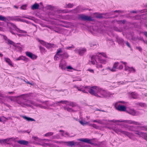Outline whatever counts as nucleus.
I'll return each mask as SVG.
<instances>
[{
  "instance_id": "obj_36",
  "label": "nucleus",
  "mask_w": 147,
  "mask_h": 147,
  "mask_svg": "<svg viewBox=\"0 0 147 147\" xmlns=\"http://www.w3.org/2000/svg\"><path fill=\"white\" fill-rule=\"evenodd\" d=\"M38 41L40 42V43L42 45L45 46L46 45V44L47 43H46L44 41L42 40H40L39 39H38Z\"/></svg>"
},
{
  "instance_id": "obj_27",
  "label": "nucleus",
  "mask_w": 147,
  "mask_h": 147,
  "mask_svg": "<svg viewBox=\"0 0 147 147\" xmlns=\"http://www.w3.org/2000/svg\"><path fill=\"white\" fill-rule=\"evenodd\" d=\"M7 43L8 44L11 45L13 46H15V43L13 41L9 40V39L7 40Z\"/></svg>"
},
{
  "instance_id": "obj_1",
  "label": "nucleus",
  "mask_w": 147,
  "mask_h": 147,
  "mask_svg": "<svg viewBox=\"0 0 147 147\" xmlns=\"http://www.w3.org/2000/svg\"><path fill=\"white\" fill-rule=\"evenodd\" d=\"M85 88L90 94L96 96L105 98L107 96L106 91L96 86H94L91 87L85 86Z\"/></svg>"
},
{
  "instance_id": "obj_54",
  "label": "nucleus",
  "mask_w": 147,
  "mask_h": 147,
  "mask_svg": "<svg viewBox=\"0 0 147 147\" xmlns=\"http://www.w3.org/2000/svg\"><path fill=\"white\" fill-rule=\"evenodd\" d=\"M74 48V47L73 45H72L70 47H67L65 48V49H69L70 48Z\"/></svg>"
},
{
  "instance_id": "obj_33",
  "label": "nucleus",
  "mask_w": 147,
  "mask_h": 147,
  "mask_svg": "<svg viewBox=\"0 0 147 147\" xmlns=\"http://www.w3.org/2000/svg\"><path fill=\"white\" fill-rule=\"evenodd\" d=\"M129 130L131 131H135V127L133 126H130L129 128Z\"/></svg>"
},
{
  "instance_id": "obj_41",
  "label": "nucleus",
  "mask_w": 147,
  "mask_h": 147,
  "mask_svg": "<svg viewBox=\"0 0 147 147\" xmlns=\"http://www.w3.org/2000/svg\"><path fill=\"white\" fill-rule=\"evenodd\" d=\"M10 138H7L5 139L2 140V142L3 143H5L6 142H8L10 140Z\"/></svg>"
},
{
  "instance_id": "obj_64",
  "label": "nucleus",
  "mask_w": 147,
  "mask_h": 147,
  "mask_svg": "<svg viewBox=\"0 0 147 147\" xmlns=\"http://www.w3.org/2000/svg\"><path fill=\"white\" fill-rule=\"evenodd\" d=\"M144 35L147 37V32H144Z\"/></svg>"
},
{
  "instance_id": "obj_59",
  "label": "nucleus",
  "mask_w": 147,
  "mask_h": 147,
  "mask_svg": "<svg viewBox=\"0 0 147 147\" xmlns=\"http://www.w3.org/2000/svg\"><path fill=\"white\" fill-rule=\"evenodd\" d=\"M79 122L82 125H84L86 124V123H84L82 121H80Z\"/></svg>"
},
{
  "instance_id": "obj_49",
  "label": "nucleus",
  "mask_w": 147,
  "mask_h": 147,
  "mask_svg": "<svg viewBox=\"0 0 147 147\" xmlns=\"http://www.w3.org/2000/svg\"><path fill=\"white\" fill-rule=\"evenodd\" d=\"M74 146L76 145V146H80V143L79 142H74Z\"/></svg>"
},
{
  "instance_id": "obj_47",
  "label": "nucleus",
  "mask_w": 147,
  "mask_h": 147,
  "mask_svg": "<svg viewBox=\"0 0 147 147\" xmlns=\"http://www.w3.org/2000/svg\"><path fill=\"white\" fill-rule=\"evenodd\" d=\"M73 6V5L71 3H69L67 5L68 7L72 8Z\"/></svg>"
},
{
  "instance_id": "obj_52",
  "label": "nucleus",
  "mask_w": 147,
  "mask_h": 147,
  "mask_svg": "<svg viewBox=\"0 0 147 147\" xmlns=\"http://www.w3.org/2000/svg\"><path fill=\"white\" fill-rule=\"evenodd\" d=\"M39 49L41 51H43L45 50V48L42 47L41 46H39Z\"/></svg>"
},
{
  "instance_id": "obj_19",
  "label": "nucleus",
  "mask_w": 147,
  "mask_h": 147,
  "mask_svg": "<svg viewBox=\"0 0 147 147\" xmlns=\"http://www.w3.org/2000/svg\"><path fill=\"white\" fill-rule=\"evenodd\" d=\"M64 143L67 144V145L68 146H74V141L65 142Z\"/></svg>"
},
{
  "instance_id": "obj_8",
  "label": "nucleus",
  "mask_w": 147,
  "mask_h": 147,
  "mask_svg": "<svg viewBox=\"0 0 147 147\" xmlns=\"http://www.w3.org/2000/svg\"><path fill=\"white\" fill-rule=\"evenodd\" d=\"M117 109L119 111H126V107L124 106L119 105L117 108Z\"/></svg>"
},
{
  "instance_id": "obj_45",
  "label": "nucleus",
  "mask_w": 147,
  "mask_h": 147,
  "mask_svg": "<svg viewBox=\"0 0 147 147\" xmlns=\"http://www.w3.org/2000/svg\"><path fill=\"white\" fill-rule=\"evenodd\" d=\"M102 14H99L98 15L96 16L97 18H102Z\"/></svg>"
},
{
  "instance_id": "obj_12",
  "label": "nucleus",
  "mask_w": 147,
  "mask_h": 147,
  "mask_svg": "<svg viewBox=\"0 0 147 147\" xmlns=\"http://www.w3.org/2000/svg\"><path fill=\"white\" fill-rule=\"evenodd\" d=\"M86 51V49L84 48L80 49L76 51L77 53H78L80 55H82Z\"/></svg>"
},
{
  "instance_id": "obj_4",
  "label": "nucleus",
  "mask_w": 147,
  "mask_h": 147,
  "mask_svg": "<svg viewBox=\"0 0 147 147\" xmlns=\"http://www.w3.org/2000/svg\"><path fill=\"white\" fill-rule=\"evenodd\" d=\"M111 121H112L113 122H124L125 123H127L129 124H133L135 125H141V124L138 122L135 121H132L131 120H123V121H120L119 120H112Z\"/></svg>"
},
{
  "instance_id": "obj_55",
  "label": "nucleus",
  "mask_w": 147,
  "mask_h": 147,
  "mask_svg": "<svg viewBox=\"0 0 147 147\" xmlns=\"http://www.w3.org/2000/svg\"><path fill=\"white\" fill-rule=\"evenodd\" d=\"M27 121H35V120L33 119V118H30V117H29L28 118V120Z\"/></svg>"
},
{
  "instance_id": "obj_53",
  "label": "nucleus",
  "mask_w": 147,
  "mask_h": 147,
  "mask_svg": "<svg viewBox=\"0 0 147 147\" xmlns=\"http://www.w3.org/2000/svg\"><path fill=\"white\" fill-rule=\"evenodd\" d=\"M136 48L140 51H142V49L140 47H136Z\"/></svg>"
},
{
  "instance_id": "obj_46",
  "label": "nucleus",
  "mask_w": 147,
  "mask_h": 147,
  "mask_svg": "<svg viewBox=\"0 0 147 147\" xmlns=\"http://www.w3.org/2000/svg\"><path fill=\"white\" fill-rule=\"evenodd\" d=\"M96 67L98 68H102V65L101 64H98L97 63L96 64Z\"/></svg>"
},
{
  "instance_id": "obj_44",
  "label": "nucleus",
  "mask_w": 147,
  "mask_h": 147,
  "mask_svg": "<svg viewBox=\"0 0 147 147\" xmlns=\"http://www.w3.org/2000/svg\"><path fill=\"white\" fill-rule=\"evenodd\" d=\"M26 7V5H24L20 7V8L22 9H25Z\"/></svg>"
},
{
  "instance_id": "obj_3",
  "label": "nucleus",
  "mask_w": 147,
  "mask_h": 147,
  "mask_svg": "<svg viewBox=\"0 0 147 147\" xmlns=\"http://www.w3.org/2000/svg\"><path fill=\"white\" fill-rule=\"evenodd\" d=\"M78 19L84 21H92L94 20L92 17L83 14L79 15Z\"/></svg>"
},
{
  "instance_id": "obj_34",
  "label": "nucleus",
  "mask_w": 147,
  "mask_h": 147,
  "mask_svg": "<svg viewBox=\"0 0 147 147\" xmlns=\"http://www.w3.org/2000/svg\"><path fill=\"white\" fill-rule=\"evenodd\" d=\"M52 45H52L50 43H47L46 45H45V46L47 48H49L52 47Z\"/></svg>"
},
{
  "instance_id": "obj_61",
  "label": "nucleus",
  "mask_w": 147,
  "mask_h": 147,
  "mask_svg": "<svg viewBox=\"0 0 147 147\" xmlns=\"http://www.w3.org/2000/svg\"><path fill=\"white\" fill-rule=\"evenodd\" d=\"M56 55V54L55 55V56L54 57V59L55 60H58V57H57L56 55Z\"/></svg>"
},
{
  "instance_id": "obj_17",
  "label": "nucleus",
  "mask_w": 147,
  "mask_h": 147,
  "mask_svg": "<svg viewBox=\"0 0 147 147\" xmlns=\"http://www.w3.org/2000/svg\"><path fill=\"white\" fill-rule=\"evenodd\" d=\"M4 59L5 61L10 65L13 66L12 62L10 59L6 57L4 58Z\"/></svg>"
},
{
  "instance_id": "obj_23",
  "label": "nucleus",
  "mask_w": 147,
  "mask_h": 147,
  "mask_svg": "<svg viewBox=\"0 0 147 147\" xmlns=\"http://www.w3.org/2000/svg\"><path fill=\"white\" fill-rule=\"evenodd\" d=\"M67 105L71 106L72 107H74L76 106V104L75 103L73 102H69L68 101Z\"/></svg>"
},
{
  "instance_id": "obj_9",
  "label": "nucleus",
  "mask_w": 147,
  "mask_h": 147,
  "mask_svg": "<svg viewBox=\"0 0 147 147\" xmlns=\"http://www.w3.org/2000/svg\"><path fill=\"white\" fill-rule=\"evenodd\" d=\"M119 64L118 62H116L114 64L113 68L112 69H111L110 67H108L107 69L110 70L111 71H116V69H117V67Z\"/></svg>"
},
{
  "instance_id": "obj_22",
  "label": "nucleus",
  "mask_w": 147,
  "mask_h": 147,
  "mask_svg": "<svg viewBox=\"0 0 147 147\" xmlns=\"http://www.w3.org/2000/svg\"><path fill=\"white\" fill-rule=\"evenodd\" d=\"M113 130L115 132L117 133H118L119 132H120L122 134L123 133V132H124V131L122 130L121 129L119 128L114 129H113Z\"/></svg>"
},
{
  "instance_id": "obj_24",
  "label": "nucleus",
  "mask_w": 147,
  "mask_h": 147,
  "mask_svg": "<svg viewBox=\"0 0 147 147\" xmlns=\"http://www.w3.org/2000/svg\"><path fill=\"white\" fill-rule=\"evenodd\" d=\"M136 105H139L142 107H144L146 106V105L145 103L140 102L136 103Z\"/></svg>"
},
{
  "instance_id": "obj_48",
  "label": "nucleus",
  "mask_w": 147,
  "mask_h": 147,
  "mask_svg": "<svg viewBox=\"0 0 147 147\" xmlns=\"http://www.w3.org/2000/svg\"><path fill=\"white\" fill-rule=\"evenodd\" d=\"M99 54H101L102 56L103 57L107 58V55L106 54L103 53H99Z\"/></svg>"
},
{
  "instance_id": "obj_63",
  "label": "nucleus",
  "mask_w": 147,
  "mask_h": 147,
  "mask_svg": "<svg viewBox=\"0 0 147 147\" xmlns=\"http://www.w3.org/2000/svg\"><path fill=\"white\" fill-rule=\"evenodd\" d=\"M4 39L6 40H7H7H8L9 39L7 38V37L5 36H4Z\"/></svg>"
},
{
  "instance_id": "obj_26",
  "label": "nucleus",
  "mask_w": 147,
  "mask_h": 147,
  "mask_svg": "<svg viewBox=\"0 0 147 147\" xmlns=\"http://www.w3.org/2000/svg\"><path fill=\"white\" fill-rule=\"evenodd\" d=\"M68 102V101L67 100H61L59 102H56V104L57 105L58 103H61L63 104H66Z\"/></svg>"
},
{
  "instance_id": "obj_50",
  "label": "nucleus",
  "mask_w": 147,
  "mask_h": 147,
  "mask_svg": "<svg viewBox=\"0 0 147 147\" xmlns=\"http://www.w3.org/2000/svg\"><path fill=\"white\" fill-rule=\"evenodd\" d=\"M15 46H14L15 47H16V48H17V49H19V50H21L22 49V48L21 47L17 46L15 44Z\"/></svg>"
},
{
  "instance_id": "obj_39",
  "label": "nucleus",
  "mask_w": 147,
  "mask_h": 147,
  "mask_svg": "<svg viewBox=\"0 0 147 147\" xmlns=\"http://www.w3.org/2000/svg\"><path fill=\"white\" fill-rule=\"evenodd\" d=\"M65 109L67 111L70 112H72L73 111L71 108L68 107L65 108Z\"/></svg>"
},
{
  "instance_id": "obj_32",
  "label": "nucleus",
  "mask_w": 147,
  "mask_h": 147,
  "mask_svg": "<svg viewBox=\"0 0 147 147\" xmlns=\"http://www.w3.org/2000/svg\"><path fill=\"white\" fill-rule=\"evenodd\" d=\"M128 71H129L130 73L131 72L134 73L136 71V70L133 67H131L130 68Z\"/></svg>"
},
{
  "instance_id": "obj_35",
  "label": "nucleus",
  "mask_w": 147,
  "mask_h": 147,
  "mask_svg": "<svg viewBox=\"0 0 147 147\" xmlns=\"http://www.w3.org/2000/svg\"><path fill=\"white\" fill-rule=\"evenodd\" d=\"M18 30H17L18 32L21 33H27V32L24 30H20L18 28H17Z\"/></svg>"
},
{
  "instance_id": "obj_13",
  "label": "nucleus",
  "mask_w": 147,
  "mask_h": 147,
  "mask_svg": "<svg viewBox=\"0 0 147 147\" xmlns=\"http://www.w3.org/2000/svg\"><path fill=\"white\" fill-rule=\"evenodd\" d=\"M59 57H61L64 59L67 58L69 55L68 53L67 52H64L62 54H61L59 55Z\"/></svg>"
},
{
  "instance_id": "obj_43",
  "label": "nucleus",
  "mask_w": 147,
  "mask_h": 147,
  "mask_svg": "<svg viewBox=\"0 0 147 147\" xmlns=\"http://www.w3.org/2000/svg\"><path fill=\"white\" fill-rule=\"evenodd\" d=\"M24 57H20L16 59L17 60H24Z\"/></svg>"
},
{
  "instance_id": "obj_51",
  "label": "nucleus",
  "mask_w": 147,
  "mask_h": 147,
  "mask_svg": "<svg viewBox=\"0 0 147 147\" xmlns=\"http://www.w3.org/2000/svg\"><path fill=\"white\" fill-rule=\"evenodd\" d=\"M130 68V67H129L128 66H126V65H125V71L128 70L129 71V69Z\"/></svg>"
},
{
  "instance_id": "obj_5",
  "label": "nucleus",
  "mask_w": 147,
  "mask_h": 147,
  "mask_svg": "<svg viewBox=\"0 0 147 147\" xmlns=\"http://www.w3.org/2000/svg\"><path fill=\"white\" fill-rule=\"evenodd\" d=\"M29 94H22L18 96H9L7 97L8 99H10L11 101H14V98L18 97L22 98L23 99L26 100V98L29 97Z\"/></svg>"
},
{
  "instance_id": "obj_40",
  "label": "nucleus",
  "mask_w": 147,
  "mask_h": 147,
  "mask_svg": "<svg viewBox=\"0 0 147 147\" xmlns=\"http://www.w3.org/2000/svg\"><path fill=\"white\" fill-rule=\"evenodd\" d=\"M53 134V133L52 132H50L46 134H45V136H50L52 135Z\"/></svg>"
},
{
  "instance_id": "obj_11",
  "label": "nucleus",
  "mask_w": 147,
  "mask_h": 147,
  "mask_svg": "<svg viewBox=\"0 0 147 147\" xmlns=\"http://www.w3.org/2000/svg\"><path fill=\"white\" fill-rule=\"evenodd\" d=\"M66 65V63L65 61H64L59 64V66L62 69L65 70Z\"/></svg>"
},
{
  "instance_id": "obj_20",
  "label": "nucleus",
  "mask_w": 147,
  "mask_h": 147,
  "mask_svg": "<svg viewBox=\"0 0 147 147\" xmlns=\"http://www.w3.org/2000/svg\"><path fill=\"white\" fill-rule=\"evenodd\" d=\"M123 132V134L127 136L128 137H129L130 138H131V134H132L130 133H129L128 132L124 131V132Z\"/></svg>"
},
{
  "instance_id": "obj_57",
  "label": "nucleus",
  "mask_w": 147,
  "mask_h": 147,
  "mask_svg": "<svg viewBox=\"0 0 147 147\" xmlns=\"http://www.w3.org/2000/svg\"><path fill=\"white\" fill-rule=\"evenodd\" d=\"M22 117H23V118H24V119H26L27 121L28 120V119L29 118V117H26V116H22Z\"/></svg>"
},
{
  "instance_id": "obj_31",
  "label": "nucleus",
  "mask_w": 147,
  "mask_h": 147,
  "mask_svg": "<svg viewBox=\"0 0 147 147\" xmlns=\"http://www.w3.org/2000/svg\"><path fill=\"white\" fill-rule=\"evenodd\" d=\"M77 89L78 90L82 92H83L84 93H87V92L86 90H85L82 89V88H79V87H77Z\"/></svg>"
},
{
  "instance_id": "obj_60",
  "label": "nucleus",
  "mask_w": 147,
  "mask_h": 147,
  "mask_svg": "<svg viewBox=\"0 0 147 147\" xmlns=\"http://www.w3.org/2000/svg\"><path fill=\"white\" fill-rule=\"evenodd\" d=\"M67 68L68 69H73V68H72V67H71V66H67Z\"/></svg>"
},
{
  "instance_id": "obj_56",
  "label": "nucleus",
  "mask_w": 147,
  "mask_h": 147,
  "mask_svg": "<svg viewBox=\"0 0 147 147\" xmlns=\"http://www.w3.org/2000/svg\"><path fill=\"white\" fill-rule=\"evenodd\" d=\"M126 45L127 46V47H128L129 48H131V47H130V44L127 41L126 42Z\"/></svg>"
},
{
  "instance_id": "obj_21",
  "label": "nucleus",
  "mask_w": 147,
  "mask_h": 147,
  "mask_svg": "<svg viewBox=\"0 0 147 147\" xmlns=\"http://www.w3.org/2000/svg\"><path fill=\"white\" fill-rule=\"evenodd\" d=\"M123 132V134L127 136L128 137H129L130 138H131V134H132L130 133H129L128 132L124 131V132Z\"/></svg>"
},
{
  "instance_id": "obj_2",
  "label": "nucleus",
  "mask_w": 147,
  "mask_h": 147,
  "mask_svg": "<svg viewBox=\"0 0 147 147\" xmlns=\"http://www.w3.org/2000/svg\"><path fill=\"white\" fill-rule=\"evenodd\" d=\"M18 104L22 106L25 105L27 107H31L32 106L30 105V104L35 106H37V104L33 101L30 100H27L24 102L19 101L18 102Z\"/></svg>"
},
{
  "instance_id": "obj_62",
  "label": "nucleus",
  "mask_w": 147,
  "mask_h": 147,
  "mask_svg": "<svg viewBox=\"0 0 147 147\" xmlns=\"http://www.w3.org/2000/svg\"><path fill=\"white\" fill-rule=\"evenodd\" d=\"M123 66L122 65H120L119 66V68L120 69H123Z\"/></svg>"
},
{
  "instance_id": "obj_29",
  "label": "nucleus",
  "mask_w": 147,
  "mask_h": 147,
  "mask_svg": "<svg viewBox=\"0 0 147 147\" xmlns=\"http://www.w3.org/2000/svg\"><path fill=\"white\" fill-rule=\"evenodd\" d=\"M98 57V60L99 62L101 63H103L105 62L106 61L105 60L101 58V57H99L98 55H97Z\"/></svg>"
},
{
  "instance_id": "obj_14",
  "label": "nucleus",
  "mask_w": 147,
  "mask_h": 147,
  "mask_svg": "<svg viewBox=\"0 0 147 147\" xmlns=\"http://www.w3.org/2000/svg\"><path fill=\"white\" fill-rule=\"evenodd\" d=\"M17 142L18 143L20 144L25 145H27L28 144V141L24 140H19L17 141Z\"/></svg>"
},
{
  "instance_id": "obj_37",
  "label": "nucleus",
  "mask_w": 147,
  "mask_h": 147,
  "mask_svg": "<svg viewBox=\"0 0 147 147\" xmlns=\"http://www.w3.org/2000/svg\"><path fill=\"white\" fill-rule=\"evenodd\" d=\"M62 52V50H61V49L60 48L58 50H57V52L56 55H58L59 56V55L60 54H59V53H61Z\"/></svg>"
},
{
  "instance_id": "obj_28",
  "label": "nucleus",
  "mask_w": 147,
  "mask_h": 147,
  "mask_svg": "<svg viewBox=\"0 0 147 147\" xmlns=\"http://www.w3.org/2000/svg\"><path fill=\"white\" fill-rule=\"evenodd\" d=\"M92 121L94 122L95 123H98L100 124H103V122L100 120H93Z\"/></svg>"
},
{
  "instance_id": "obj_30",
  "label": "nucleus",
  "mask_w": 147,
  "mask_h": 147,
  "mask_svg": "<svg viewBox=\"0 0 147 147\" xmlns=\"http://www.w3.org/2000/svg\"><path fill=\"white\" fill-rule=\"evenodd\" d=\"M131 96L134 99H136L137 97L138 94L136 93H131Z\"/></svg>"
},
{
  "instance_id": "obj_18",
  "label": "nucleus",
  "mask_w": 147,
  "mask_h": 147,
  "mask_svg": "<svg viewBox=\"0 0 147 147\" xmlns=\"http://www.w3.org/2000/svg\"><path fill=\"white\" fill-rule=\"evenodd\" d=\"M96 58V56L94 55H93L91 57V59L92 61H91V62L92 64H95V62H96V61L95 60Z\"/></svg>"
},
{
  "instance_id": "obj_10",
  "label": "nucleus",
  "mask_w": 147,
  "mask_h": 147,
  "mask_svg": "<svg viewBox=\"0 0 147 147\" xmlns=\"http://www.w3.org/2000/svg\"><path fill=\"white\" fill-rule=\"evenodd\" d=\"M78 140L80 141L92 145L93 144V143L91 142L90 140L87 138L80 139H79Z\"/></svg>"
},
{
  "instance_id": "obj_7",
  "label": "nucleus",
  "mask_w": 147,
  "mask_h": 147,
  "mask_svg": "<svg viewBox=\"0 0 147 147\" xmlns=\"http://www.w3.org/2000/svg\"><path fill=\"white\" fill-rule=\"evenodd\" d=\"M26 55L32 59H34L36 58L37 57L36 55L33 54L32 53L27 51L26 52Z\"/></svg>"
},
{
  "instance_id": "obj_16",
  "label": "nucleus",
  "mask_w": 147,
  "mask_h": 147,
  "mask_svg": "<svg viewBox=\"0 0 147 147\" xmlns=\"http://www.w3.org/2000/svg\"><path fill=\"white\" fill-rule=\"evenodd\" d=\"M140 137H142V138L147 141V134L141 132V134Z\"/></svg>"
},
{
  "instance_id": "obj_15",
  "label": "nucleus",
  "mask_w": 147,
  "mask_h": 147,
  "mask_svg": "<svg viewBox=\"0 0 147 147\" xmlns=\"http://www.w3.org/2000/svg\"><path fill=\"white\" fill-rule=\"evenodd\" d=\"M39 5L38 3H36L33 4L31 7V9L34 10L38 9Z\"/></svg>"
},
{
  "instance_id": "obj_25",
  "label": "nucleus",
  "mask_w": 147,
  "mask_h": 147,
  "mask_svg": "<svg viewBox=\"0 0 147 147\" xmlns=\"http://www.w3.org/2000/svg\"><path fill=\"white\" fill-rule=\"evenodd\" d=\"M117 41L120 44H123L124 42V40L121 38H118L117 39Z\"/></svg>"
},
{
  "instance_id": "obj_42",
  "label": "nucleus",
  "mask_w": 147,
  "mask_h": 147,
  "mask_svg": "<svg viewBox=\"0 0 147 147\" xmlns=\"http://www.w3.org/2000/svg\"><path fill=\"white\" fill-rule=\"evenodd\" d=\"M135 131L136 132L135 134H137L139 136V137H140V136L141 134V132H139L138 131Z\"/></svg>"
},
{
  "instance_id": "obj_58",
  "label": "nucleus",
  "mask_w": 147,
  "mask_h": 147,
  "mask_svg": "<svg viewBox=\"0 0 147 147\" xmlns=\"http://www.w3.org/2000/svg\"><path fill=\"white\" fill-rule=\"evenodd\" d=\"M92 126L95 128H97L98 127L96 125V124H93L92 125Z\"/></svg>"
},
{
  "instance_id": "obj_6",
  "label": "nucleus",
  "mask_w": 147,
  "mask_h": 147,
  "mask_svg": "<svg viewBox=\"0 0 147 147\" xmlns=\"http://www.w3.org/2000/svg\"><path fill=\"white\" fill-rule=\"evenodd\" d=\"M127 113L133 116H135L138 115L139 113L138 111H136L134 109L130 110L129 111H126Z\"/></svg>"
},
{
  "instance_id": "obj_38",
  "label": "nucleus",
  "mask_w": 147,
  "mask_h": 147,
  "mask_svg": "<svg viewBox=\"0 0 147 147\" xmlns=\"http://www.w3.org/2000/svg\"><path fill=\"white\" fill-rule=\"evenodd\" d=\"M0 20L5 21L6 20V18L5 17L2 16H0Z\"/></svg>"
}]
</instances>
